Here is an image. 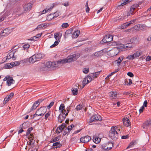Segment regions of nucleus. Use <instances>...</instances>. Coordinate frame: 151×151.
Segmentation results:
<instances>
[{
    "instance_id": "4be33fe9",
    "label": "nucleus",
    "mask_w": 151,
    "mask_h": 151,
    "mask_svg": "<svg viewBox=\"0 0 151 151\" xmlns=\"http://www.w3.org/2000/svg\"><path fill=\"white\" fill-rule=\"evenodd\" d=\"M62 35V34L60 32L55 33L54 35V37L57 40H60Z\"/></svg>"
},
{
    "instance_id": "37998d69",
    "label": "nucleus",
    "mask_w": 151,
    "mask_h": 151,
    "mask_svg": "<svg viewBox=\"0 0 151 151\" xmlns=\"http://www.w3.org/2000/svg\"><path fill=\"white\" fill-rule=\"evenodd\" d=\"M138 6H139V5L137 4H136L135 6L134 5H133L131 7L130 10V12H131L132 11L133 12V11L135 9L136 6V7L137 8Z\"/></svg>"
},
{
    "instance_id": "de8ad7c7",
    "label": "nucleus",
    "mask_w": 151,
    "mask_h": 151,
    "mask_svg": "<svg viewBox=\"0 0 151 151\" xmlns=\"http://www.w3.org/2000/svg\"><path fill=\"white\" fill-rule=\"evenodd\" d=\"M83 107V106L82 105L79 104L77 106L76 109L77 111H78L81 109Z\"/></svg>"
},
{
    "instance_id": "aec40b11",
    "label": "nucleus",
    "mask_w": 151,
    "mask_h": 151,
    "mask_svg": "<svg viewBox=\"0 0 151 151\" xmlns=\"http://www.w3.org/2000/svg\"><path fill=\"white\" fill-rule=\"evenodd\" d=\"M105 37L106 38V39L107 42H110L113 40V37L111 35H105Z\"/></svg>"
},
{
    "instance_id": "c756f323",
    "label": "nucleus",
    "mask_w": 151,
    "mask_h": 151,
    "mask_svg": "<svg viewBox=\"0 0 151 151\" xmlns=\"http://www.w3.org/2000/svg\"><path fill=\"white\" fill-rule=\"evenodd\" d=\"M66 126L65 123H63L61 126L59 127H58V129L59 130V132H58V133H60L65 128Z\"/></svg>"
},
{
    "instance_id": "9d476101",
    "label": "nucleus",
    "mask_w": 151,
    "mask_h": 151,
    "mask_svg": "<svg viewBox=\"0 0 151 151\" xmlns=\"http://www.w3.org/2000/svg\"><path fill=\"white\" fill-rule=\"evenodd\" d=\"M67 115L68 113H66L64 114H60L58 117V122H60V123H62V122L65 120L66 117V116H67Z\"/></svg>"
},
{
    "instance_id": "603ef678",
    "label": "nucleus",
    "mask_w": 151,
    "mask_h": 151,
    "mask_svg": "<svg viewBox=\"0 0 151 151\" xmlns=\"http://www.w3.org/2000/svg\"><path fill=\"white\" fill-rule=\"evenodd\" d=\"M106 38L104 36L102 40L100 42V43L101 44H104L107 42L106 41Z\"/></svg>"
},
{
    "instance_id": "e2e57ef3",
    "label": "nucleus",
    "mask_w": 151,
    "mask_h": 151,
    "mask_svg": "<svg viewBox=\"0 0 151 151\" xmlns=\"http://www.w3.org/2000/svg\"><path fill=\"white\" fill-rule=\"evenodd\" d=\"M127 75L131 77H133L134 75L133 73L130 72H129L127 73Z\"/></svg>"
},
{
    "instance_id": "7ed1b4c3",
    "label": "nucleus",
    "mask_w": 151,
    "mask_h": 151,
    "mask_svg": "<svg viewBox=\"0 0 151 151\" xmlns=\"http://www.w3.org/2000/svg\"><path fill=\"white\" fill-rule=\"evenodd\" d=\"M102 118L101 116L99 115H93L89 120L88 123H91L98 121H101Z\"/></svg>"
},
{
    "instance_id": "bb28decb",
    "label": "nucleus",
    "mask_w": 151,
    "mask_h": 151,
    "mask_svg": "<svg viewBox=\"0 0 151 151\" xmlns=\"http://www.w3.org/2000/svg\"><path fill=\"white\" fill-rule=\"evenodd\" d=\"M62 144L60 142H57L53 144L52 146L54 147L55 148H59L62 146Z\"/></svg>"
},
{
    "instance_id": "cd10ccee",
    "label": "nucleus",
    "mask_w": 151,
    "mask_h": 151,
    "mask_svg": "<svg viewBox=\"0 0 151 151\" xmlns=\"http://www.w3.org/2000/svg\"><path fill=\"white\" fill-rule=\"evenodd\" d=\"M110 98L111 99H115L117 97V93L116 92H111L109 93Z\"/></svg>"
},
{
    "instance_id": "8fccbe9b",
    "label": "nucleus",
    "mask_w": 151,
    "mask_h": 151,
    "mask_svg": "<svg viewBox=\"0 0 151 151\" xmlns=\"http://www.w3.org/2000/svg\"><path fill=\"white\" fill-rule=\"evenodd\" d=\"M54 104V102L53 101H52L50 102L49 105L47 106V108L48 109H50L51 107L53 106Z\"/></svg>"
},
{
    "instance_id": "a211bd4d",
    "label": "nucleus",
    "mask_w": 151,
    "mask_h": 151,
    "mask_svg": "<svg viewBox=\"0 0 151 151\" xmlns=\"http://www.w3.org/2000/svg\"><path fill=\"white\" fill-rule=\"evenodd\" d=\"M32 4L30 3H28L24 5L23 6L24 10L27 11L29 10L32 7Z\"/></svg>"
},
{
    "instance_id": "c9c22d12",
    "label": "nucleus",
    "mask_w": 151,
    "mask_h": 151,
    "mask_svg": "<svg viewBox=\"0 0 151 151\" xmlns=\"http://www.w3.org/2000/svg\"><path fill=\"white\" fill-rule=\"evenodd\" d=\"M60 138V136H58V137H56L54 139H51L50 141V143H53L54 142H57V141H58L59 140Z\"/></svg>"
},
{
    "instance_id": "a18cd8bd",
    "label": "nucleus",
    "mask_w": 151,
    "mask_h": 151,
    "mask_svg": "<svg viewBox=\"0 0 151 151\" xmlns=\"http://www.w3.org/2000/svg\"><path fill=\"white\" fill-rule=\"evenodd\" d=\"M51 114V111H49L45 115V119H47L48 117L50 116Z\"/></svg>"
},
{
    "instance_id": "f257e3e1",
    "label": "nucleus",
    "mask_w": 151,
    "mask_h": 151,
    "mask_svg": "<svg viewBox=\"0 0 151 151\" xmlns=\"http://www.w3.org/2000/svg\"><path fill=\"white\" fill-rule=\"evenodd\" d=\"M79 57V55L75 54L68 56L66 58L58 60L57 62V63L63 64L67 63L72 62L76 60Z\"/></svg>"
},
{
    "instance_id": "7c9ffc66",
    "label": "nucleus",
    "mask_w": 151,
    "mask_h": 151,
    "mask_svg": "<svg viewBox=\"0 0 151 151\" xmlns=\"http://www.w3.org/2000/svg\"><path fill=\"white\" fill-rule=\"evenodd\" d=\"M80 33V31L77 30L75 31L73 34V37L74 38H76L78 36Z\"/></svg>"
},
{
    "instance_id": "49530a36",
    "label": "nucleus",
    "mask_w": 151,
    "mask_h": 151,
    "mask_svg": "<svg viewBox=\"0 0 151 151\" xmlns=\"http://www.w3.org/2000/svg\"><path fill=\"white\" fill-rule=\"evenodd\" d=\"M69 26V25L67 23H63L62 25V27L63 28H65L68 27Z\"/></svg>"
},
{
    "instance_id": "f3484780",
    "label": "nucleus",
    "mask_w": 151,
    "mask_h": 151,
    "mask_svg": "<svg viewBox=\"0 0 151 151\" xmlns=\"http://www.w3.org/2000/svg\"><path fill=\"white\" fill-rule=\"evenodd\" d=\"M139 41V38L138 37L135 36L131 38L130 42L133 43H138Z\"/></svg>"
},
{
    "instance_id": "b1692460",
    "label": "nucleus",
    "mask_w": 151,
    "mask_h": 151,
    "mask_svg": "<svg viewBox=\"0 0 151 151\" xmlns=\"http://www.w3.org/2000/svg\"><path fill=\"white\" fill-rule=\"evenodd\" d=\"M117 50L116 49H114L110 50V53L111 56H114L116 55L118 52H117Z\"/></svg>"
},
{
    "instance_id": "f8f14e48",
    "label": "nucleus",
    "mask_w": 151,
    "mask_h": 151,
    "mask_svg": "<svg viewBox=\"0 0 151 151\" xmlns=\"http://www.w3.org/2000/svg\"><path fill=\"white\" fill-rule=\"evenodd\" d=\"M27 123L26 122L23 123L22 125L20 126L19 128L20 129L18 131V134L21 133L22 132L24 131L23 129H25L27 128Z\"/></svg>"
},
{
    "instance_id": "09e8293b",
    "label": "nucleus",
    "mask_w": 151,
    "mask_h": 151,
    "mask_svg": "<svg viewBox=\"0 0 151 151\" xmlns=\"http://www.w3.org/2000/svg\"><path fill=\"white\" fill-rule=\"evenodd\" d=\"M87 80L89 79L90 80V81H91L94 79L93 78L92 76H91V73L89 76H87Z\"/></svg>"
},
{
    "instance_id": "423d86ee",
    "label": "nucleus",
    "mask_w": 151,
    "mask_h": 151,
    "mask_svg": "<svg viewBox=\"0 0 151 151\" xmlns=\"http://www.w3.org/2000/svg\"><path fill=\"white\" fill-rule=\"evenodd\" d=\"M16 50L15 51V50H13L11 51V52H9L7 55L6 57H7V58L8 60L12 58V60H14L16 58V57L15 56H14V53L16 52Z\"/></svg>"
},
{
    "instance_id": "6e6d98bb",
    "label": "nucleus",
    "mask_w": 151,
    "mask_h": 151,
    "mask_svg": "<svg viewBox=\"0 0 151 151\" xmlns=\"http://www.w3.org/2000/svg\"><path fill=\"white\" fill-rule=\"evenodd\" d=\"M56 5V4L55 3H53L52 5H51L50 8H47V9H49V11H50L51 10L54 6H55Z\"/></svg>"
},
{
    "instance_id": "72a5a7b5",
    "label": "nucleus",
    "mask_w": 151,
    "mask_h": 151,
    "mask_svg": "<svg viewBox=\"0 0 151 151\" xmlns=\"http://www.w3.org/2000/svg\"><path fill=\"white\" fill-rule=\"evenodd\" d=\"M65 109V106L64 105L62 104L60 106L59 108V110L60 111H61L62 112V114H65V112H63L64 110Z\"/></svg>"
},
{
    "instance_id": "3c124183",
    "label": "nucleus",
    "mask_w": 151,
    "mask_h": 151,
    "mask_svg": "<svg viewBox=\"0 0 151 151\" xmlns=\"http://www.w3.org/2000/svg\"><path fill=\"white\" fill-rule=\"evenodd\" d=\"M89 68H84L83 69V73L86 74L89 72Z\"/></svg>"
},
{
    "instance_id": "0eeeda50",
    "label": "nucleus",
    "mask_w": 151,
    "mask_h": 151,
    "mask_svg": "<svg viewBox=\"0 0 151 151\" xmlns=\"http://www.w3.org/2000/svg\"><path fill=\"white\" fill-rule=\"evenodd\" d=\"M14 96V93L13 92L10 93L9 95H7L4 98L3 104H4L12 98Z\"/></svg>"
},
{
    "instance_id": "58836bf2",
    "label": "nucleus",
    "mask_w": 151,
    "mask_h": 151,
    "mask_svg": "<svg viewBox=\"0 0 151 151\" xmlns=\"http://www.w3.org/2000/svg\"><path fill=\"white\" fill-rule=\"evenodd\" d=\"M134 55V57L135 58H136L138 57L140 55H141V52H136L134 53L133 54Z\"/></svg>"
},
{
    "instance_id": "5fc2aeb1",
    "label": "nucleus",
    "mask_w": 151,
    "mask_h": 151,
    "mask_svg": "<svg viewBox=\"0 0 151 151\" xmlns=\"http://www.w3.org/2000/svg\"><path fill=\"white\" fill-rule=\"evenodd\" d=\"M30 47V45L28 44H26L23 46L24 50L27 49Z\"/></svg>"
},
{
    "instance_id": "6ab92c4d",
    "label": "nucleus",
    "mask_w": 151,
    "mask_h": 151,
    "mask_svg": "<svg viewBox=\"0 0 151 151\" xmlns=\"http://www.w3.org/2000/svg\"><path fill=\"white\" fill-rule=\"evenodd\" d=\"M34 55L35 57V59L37 61H40L42 58V55L40 53L35 54Z\"/></svg>"
},
{
    "instance_id": "f704fd0d",
    "label": "nucleus",
    "mask_w": 151,
    "mask_h": 151,
    "mask_svg": "<svg viewBox=\"0 0 151 151\" xmlns=\"http://www.w3.org/2000/svg\"><path fill=\"white\" fill-rule=\"evenodd\" d=\"M101 71H98L94 73H91V76H92V77L93 79H94L95 78H97L100 73Z\"/></svg>"
},
{
    "instance_id": "e433bc0d",
    "label": "nucleus",
    "mask_w": 151,
    "mask_h": 151,
    "mask_svg": "<svg viewBox=\"0 0 151 151\" xmlns=\"http://www.w3.org/2000/svg\"><path fill=\"white\" fill-rule=\"evenodd\" d=\"M124 48L127 49L132 47V44L131 43H127L124 45Z\"/></svg>"
},
{
    "instance_id": "9b49d317",
    "label": "nucleus",
    "mask_w": 151,
    "mask_h": 151,
    "mask_svg": "<svg viewBox=\"0 0 151 151\" xmlns=\"http://www.w3.org/2000/svg\"><path fill=\"white\" fill-rule=\"evenodd\" d=\"M35 56L34 55L30 57L29 58H27L24 59V62H27L28 61L30 63H33L36 62V60L35 59Z\"/></svg>"
},
{
    "instance_id": "a19ab883",
    "label": "nucleus",
    "mask_w": 151,
    "mask_h": 151,
    "mask_svg": "<svg viewBox=\"0 0 151 151\" xmlns=\"http://www.w3.org/2000/svg\"><path fill=\"white\" fill-rule=\"evenodd\" d=\"M33 128L32 127H30L29 128L27 131V132H26V135L28 136L29 135L31 131L33 130Z\"/></svg>"
},
{
    "instance_id": "338daca9",
    "label": "nucleus",
    "mask_w": 151,
    "mask_h": 151,
    "mask_svg": "<svg viewBox=\"0 0 151 151\" xmlns=\"http://www.w3.org/2000/svg\"><path fill=\"white\" fill-rule=\"evenodd\" d=\"M151 60V56H150L149 55L146 58V60L147 61H149Z\"/></svg>"
},
{
    "instance_id": "2eb2a0df",
    "label": "nucleus",
    "mask_w": 151,
    "mask_h": 151,
    "mask_svg": "<svg viewBox=\"0 0 151 151\" xmlns=\"http://www.w3.org/2000/svg\"><path fill=\"white\" fill-rule=\"evenodd\" d=\"M10 33V30L6 28L1 32V36H6L9 35Z\"/></svg>"
},
{
    "instance_id": "dca6fc26",
    "label": "nucleus",
    "mask_w": 151,
    "mask_h": 151,
    "mask_svg": "<svg viewBox=\"0 0 151 151\" xmlns=\"http://www.w3.org/2000/svg\"><path fill=\"white\" fill-rule=\"evenodd\" d=\"M56 64L54 62H47L46 63L45 65L48 68H53L56 67Z\"/></svg>"
},
{
    "instance_id": "4468645a",
    "label": "nucleus",
    "mask_w": 151,
    "mask_h": 151,
    "mask_svg": "<svg viewBox=\"0 0 151 151\" xmlns=\"http://www.w3.org/2000/svg\"><path fill=\"white\" fill-rule=\"evenodd\" d=\"M144 25L142 24H139L134 26L133 28L136 30H142L144 29Z\"/></svg>"
},
{
    "instance_id": "c85d7f7f",
    "label": "nucleus",
    "mask_w": 151,
    "mask_h": 151,
    "mask_svg": "<svg viewBox=\"0 0 151 151\" xmlns=\"http://www.w3.org/2000/svg\"><path fill=\"white\" fill-rule=\"evenodd\" d=\"M55 18L54 14H53V13H52L47 16L46 19L47 20L50 21L52 19H54Z\"/></svg>"
},
{
    "instance_id": "412c9836",
    "label": "nucleus",
    "mask_w": 151,
    "mask_h": 151,
    "mask_svg": "<svg viewBox=\"0 0 151 151\" xmlns=\"http://www.w3.org/2000/svg\"><path fill=\"white\" fill-rule=\"evenodd\" d=\"M104 54V51L103 50L99 51H97L93 54V55L95 57H99L103 55Z\"/></svg>"
},
{
    "instance_id": "ddd939ff",
    "label": "nucleus",
    "mask_w": 151,
    "mask_h": 151,
    "mask_svg": "<svg viewBox=\"0 0 151 151\" xmlns=\"http://www.w3.org/2000/svg\"><path fill=\"white\" fill-rule=\"evenodd\" d=\"M122 121L124 125L127 127L130 125V120L127 118H124L122 119Z\"/></svg>"
},
{
    "instance_id": "393cba45",
    "label": "nucleus",
    "mask_w": 151,
    "mask_h": 151,
    "mask_svg": "<svg viewBox=\"0 0 151 151\" xmlns=\"http://www.w3.org/2000/svg\"><path fill=\"white\" fill-rule=\"evenodd\" d=\"M39 105V104H38L37 102L36 101H35L34 103L33 106H32L31 107V108L30 109V111L29 112V113L30 112H31V111H32L33 110L35 109H36L37 107Z\"/></svg>"
},
{
    "instance_id": "39448f33",
    "label": "nucleus",
    "mask_w": 151,
    "mask_h": 151,
    "mask_svg": "<svg viewBox=\"0 0 151 151\" xmlns=\"http://www.w3.org/2000/svg\"><path fill=\"white\" fill-rule=\"evenodd\" d=\"M110 145L111 146L108 147H107V145L106 144H104L100 146V147L102 149L106 150H111L113 147V144L112 143H109L108 145Z\"/></svg>"
},
{
    "instance_id": "473e14b6",
    "label": "nucleus",
    "mask_w": 151,
    "mask_h": 151,
    "mask_svg": "<svg viewBox=\"0 0 151 151\" xmlns=\"http://www.w3.org/2000/svg\"><path fill=\"white\" fill-rule=\"evenodd\" d=\"M93 141L96 144L99 143L101 141V139L99 137H94Z\"/></svg>"
},
{
    "instance_id": "bf43d9fd",
    "label": "nucleus",
    "mask_w": 151,
    "mask_h": 151,
    "mask_svg": "<svg viewBox=\"0 0 151 151\" xmlns=\"http://www.w3.org/2000/svg\"><path fill=\"white\" fill-rule=\"evenodd\" d=\"M53 14H54L55 18L58 17L60 14L59 12L57 11L55 13H53Z\"/></svg>"
},
{
    "instance_id": "69168bd1",
    "label": "nucleus",
    "mask_w": 151,
    "mask_h": 151,
    "mask_svg": "<svg viewBox=\"0 0 151 151\" xmlns=\"http://www.w3.org/2000/svg\"><path fill=\"white\" fill-rule=\"evenodd\" d=\"M45 99H39L37 101H36L38 104H40V103L42 102Z\"/></svg>"
},
{
    "instance_id": "6e6552de",
    "label": "nucleus",
    "mask_w": 151,
    "mask_h": 151,
    "mask_svg": "<svg viewBox=\"0 0 151 151\" xmlns=\"http://www.w3.org/2000/svg\"><path fill=\"white\" fill-rule=\"evenodd\" d=\"M132 0H124L122 1V2L120 4H119L117 6L118 9H120L123 8L124 6L127 3L131 1Z\"/></svg>"
},
{
    "instance_id": "4d7b16f0",
    "label": "nucleus",
    "mask_w": 151,
    "mask_h": 151,
    "mask_svg": "<svg viewBox=\"0 0 151 151\" xmlns=\"http://www.w3.org/2000/svg\"><path fill=\"white\" fill-rule=\"evenodd\" d=\"M127 58H128L129 60H133L134 58V55L133 54L132 55H129Z\"/></svg>"
},
{
    "instance_id": "1a4fd4ad",
    "label": "nucleus",
    "mask_w": 151,
    "mask_h": 151,
    "mask_svg": "<svg viewBox=\"0 0 151 151\" xmlns=\"http://www.w3.org/2000/svg\"><path fill=\"white\" fill-rule=\"evenodd\" d=\"M91 139V137L89 136L82 137L80 139L81 142L83 143L88 142Z\"/></svg>"
},
{
    "instance_id": "79ce46f5",
    "label": "nucleus",
    "mask_w": 151,
    "mask_h": 151,
    "mask_svg": "<svg viewBox=\"0 0 151 151\" xmlns=\"http://www.w3.org/2000/svg\"><path fill=\"white\" fill-rule=\"evenodd\" d=\"M20 64L19 61H15L13 63H11V65H12L13 66H15L19 65Z\"/></svg>"
},
{
    "instance_id": "c03bdc74",
    "label": "nucleus",
    "mask_w": 151,
    "mask_h": 151,
    "mask_svg": "<svg viewBox=\"0 0 151 151\" xmlns=\"http://www.w3.org/2000/svg\"><path fill=\"white\" fill-rule=\"evenodd\" d=\"M82 88H83L85 86L88 84V82H86V80L85 78L82 81Z\"/></svg>"
},
{
    "instance_id": "f03ea898",
    "label": "nucleus",
    "mask_w": 151,
    "mask_h": 151,
    "mask_svg": "<svg viewBox=\"0 0 151 151\" xmlns=\"http://www.w3.org/2000/svg\"><path fill=\"white\" fill-rule=\"evenodd\" d=\"M118 130L116 126H113L110 131L109 135L110 137L113 140L116 139L119 137L118 133L117 130Z\"/></svg>"
},
{
    "instance_id": "5701e85b",
    "label": "nucleus",
    "mask_w": 151,
    "mask_h": 151,
    "mask_svg": "<svg viewBox=\"0 0 151 151\" xmlns=\"http://www.w3.org/2000/svg\"><path fill=\"white\" fill-rule=\"evenodd\" d=\"M151 124V120H147L142 125L143 128L144 129L147 128L150 124Z\"/></svg>"
},
{
    "instance_id": "774afa93",
    "label": "nucleus",
    "mask_w": 151,
    "mask_h": 151,
    "mask_svg": "<svg viewBox=\"0 0 151 151\" xmlns=\"http://www.w3.org/2000/svg\"><path fill=\"white\" fill-rule=\"evenodd\" d=\"M10 77V76H6L3 80L4 81H7L9 79Z\"/></svg>"
},
{
    "instance_id": "4c0bfd02",
    "label": "nucleus",
    "mask_w": 151,
    "mask_h": 151,
    "mask_svg": "<svg viewBox=\"0 0 151 151\" xmlns=\"http://www.w3.org/2000/svg\"><path fill=\"white\" fill-rule=\"evenodd\" d=\"M72 92L73 95L75 96L78 93V89L76 88H73L72 89Z\"/></svg>"
},
{
    "instance_id": "680f3d73",
    "label": "nucleus",
    "mask_w": 151,
    "mask_h": 151,
    "mask_svg": "<svg viewBox=\"0 0 151 151\" xmlns=\"http://www.w3.org/2000/svg\"><path fill=\"white\" fill-rule=\"evenodd\" d=\"M119 70V69L118 68L116 69H115L114 72H111V74L110 75V76L113 75L114 74H115V73L118 71Z\"/></svg>"
},
{
    "instance_id": "ea45409f",
    "label": "nucleus",
    "mask_w": 151,
    "mask_h": 151,
    "mask_svg": "<svg viewBox=\"0 0 151 151\" xmlns=\"http://www.w3.org/2000/svg\"><path fill=\"white\" fill-rule=\"evenodd\" d=\"M42 33H39L37 34L36 36H34V38L35 39V40H37L38 38L40 37L42 35Z\"/></svg>"
},
{
    "instance_id": "052dcab7",
    "label": "nucleus",
    "mask_w": 151,
    "mask_h": 151,
    "mask_svg": "<svg viewBox=\"0 0 151 151\" xmlns=\"http://www.w3.org/2000/svg\"><path fill=\"white\" fill-rule=\"evenodd\" d=\"M134 145V144L133 141H132L130 143L129 146L127 147V148L132 147Z\"/></svg>"
},
{
    "instance_id": "20e7f679",
    "label": "nucleus",
    "mask_w": 151,
    "mask_h": 151,
    "mask_svg": "<svg viewBox=\"0 0 151 151\" xmlns=\"http://www.w3.org/2000/svg\"><path fill=\"white\" fill-rule=\"evenodd\" d=\"M46 107H45L42 108L40 107L37 109L36 111V113H37L38 115H39V116H42L46 113Z\"/></svg>"
},
{
    "instance_id": "a878e982",
    "label": "nucleus",
    "mask_w": 151,
    "mask_h": 151,
    "mask_svg": "<svg viewBox=\"0 0 151 151\" xmlns=\"http://www.w3.org/2000/svg\"><path fill=\"white\" fill-rule=\"evenodd\" d=\"M14 81L12 77H10L9 79L7 81L6 83L7 85L9 86L14 82Z\"/></svg>"
},
{
    "instance_id": "864d4df0",
    "label": "nucleus",
    "mask_w": 151,
    "mask_h": 151,
    "mask_svg": "<svg viewBox=\"0 0 151 151\" xmlns=\"http://www.w3.org/2000/svg\"><path fill=\"white\" fill-rule=\"evenodd\" d=\"M71 31L70 29L66 31L65 33V37L68 36L69 34H71Z\"/></svg>"
},
{
    "instance_id": "13d9d810",
    "label": "nucleus",
    "mask_w": 151,
    "mask_h": 151,
    "mask_svg": "<svg viewBox=\"0 0 151 151\" xmlns=\"http://www.w3.org/2000/svg\"><path fill=\"white\" fill-rule=\"evenodd\" d=\"M49 10V9H47V8H46L45 9L42 11L41 12V14H43L45 13L46 12H48Z\"/></svg>"
},
{
    "instance_id": "0e129e2a",
    "label": "nucleus",
    "mask_w": 151,
    "mask_h": 151,
    "mask_svg": "<svg viewBox=\"0 0 151 151\" xmlns=\"http://www.w3.org/2000/svg\"><path fill=\"white\" fill-rule=\"evenodd\" d=\"M145 107L144 106H142L140 108V109L139 110V112L140 113H142L143 111V110L144 109Z\"/></svg>"
},
{
    "instance_id": "2f4dec72",
    "label": "nucleus",
    "mask_w": 151,
    "mask_h": 151,
    "mask_svg": "<svg viewBox=\"0 0 151 151\" xmlns=\"http://www.w3.org/2000/svg\"><path fill=\"white\" fill-rule=\"evenodd\" d=\"M123 59V56H121L118 58L117 60H115V62L118 65H119Z\"/></svg>"
}]
</instances>
